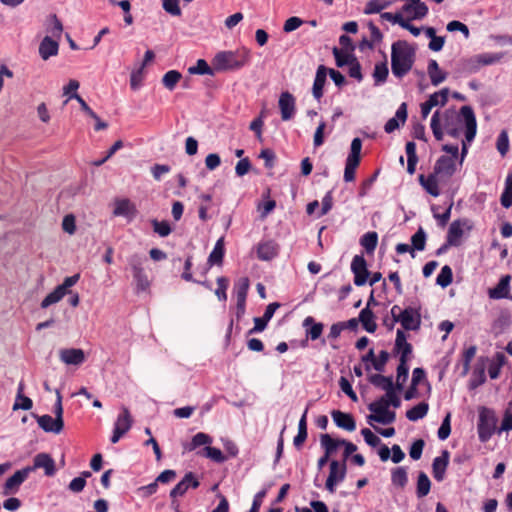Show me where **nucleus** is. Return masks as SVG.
I'll return each mask as SVG.
<instances>
[{
	"mask_svg": "<svg viewBox=\"0 0 512 512\" xmlns=\"http://www.w3.org/2000/svg\"><path fill=\"white\" fill-rule=\"evenodd\" d=\"M362 149V141L360 138H354L351 142L350 153L346 160L360 163V154Z\"/></svg>",
	"mask_w": 512,
	"mask_h": 512,
	"instance_id": "56",
	"label": "nucleus"
},
{
	"mask_svg": "<svg viewBox=\"0 0 512 512\" xmlns=\"http://www.w3.org/2000/svg\"><path fill=\"white\" fill-rule=\"evenodd\" d=\"M416 58V48L406 40H397L391 46V70L401 79L412 69Z\"/></svg>",
	"mask_w": 512,
	"mask_h": 512,
	"instance_id": "2",
	"label": "nucleus"
},
{
	"mask_svg": "<svg viewBox=\"0 0 512 512\" xmlns=\"http://www.w3.org/2000/svg\"><path fill=\"white\" fill-rule=\"evenodd\" d=\"M471 229L472 224L468 219L453 221L449 226L446 237L449 240V244H453L455 247L459 246L465 231H470Z\"/></svg>",
	"mask_w": 512,
	"mask_h": 512,
	"instance_id": "8",
	"label": "nucleus"
},
{
	"mask_svg": "<svg viewBox=\"0 0 512 512\" xmlns=\"http://www.w3.org/2000/svg\"><path fill=\"white\" fill-rule=\"evenodd\" d=\"M476 352H477V347L474 346V345L466 348L463 351V354H462V361H463V372H462V374L463 375H466L469 372L471 361L475 357Z\"/></svg>",
	"mask_w": 512,
	"mask_h": 512,
	"instance_id": "54",
	"label": "nucleus"
},
{
	"mask_svg": "<svg viewBox=\"0 0 512 512\" xmlns=\"http://www.w3.org/2000/svg\"><path fill=\"white\" fill-rule=\"evenodd\" d=\"M390 5L389 0H370L367 2L364 8V14H376L380 13L383 9Z\"/></svg>",
	"mask_w": 512,
	"mask_h": 512,
	"instance_id": "47",
	"label": "nucleus"
},
{
	"mask_svg": "<svg viewBox=\"0 0 512 512\" xmlns=\"http://www.w3.org/2000/svg\"><path fill=\"white\" fill-rule=\"evenodd\" d=\"M132 426V418L129 410L126 407L122 408L121 413L118 415L114 428L122 433H127Z\"/></svg>",
	"mask_w": 512,
	"mask_h": 512,
	"instance_id": "33",
	"label": "nucleus"
},
{
	"mask_svg": "<svg viewBox=\"0 0 512 512\" xmlns=\"http://www.w3.org/2000/svg\"><path fill=\"white\" fill-rule=\"evenodd\" d=\"M31 469V472L36 469H44L46 476H53L56 473L55 461L47 453H39L34 457L33 466H27Z\"/></svg>",
	"mask_w": 512,
	"mask_h": 512,
	"instance_id": "14",
	"label": "nucleus"
},
{
	"mask_svg": "<svg viewBox=\"0 0 512 512\" xmlns=\"http://www.w3.org/2000/svg\"><path fill=\"white\" fill-rule=\"evenodd\" d=\"M333 55L338 67L350 65L356 59L354 52L341 51L337 47L333 48Z\"/></svg>",
	"mask_w": 512,
	"mask_h": 512,
	"instance_id": "41",
	"label": "nucleus"
},
{
	"mask_svg": "<svg viewBox=\"0 0 512 512\" xmlns=\"http://www.w3.org/2000/svg\"><path fill=\"white\" fill-rule=\"evenodd\" d=\"M359 322L368 333H374L377 329L375 317L370 308L365 307L359 313Z\"/></svg>",
	"mask_w": 512,
	"mask_h": 512,
	"instance_id": "29",
	"label": "nucleus"
},
{
	"mask_svg": "<svg viewBox=\"0 0 512 512\" xmlns=\"http://www.w3.org/2000/svg\"><path fill=\"white\" fill-rule=\"evenodd\" d=\"M351 271L354 274V284L363 286L368 282L370 272L367 268V262L363 255H355L351 262Z\"/></svg>",
	"mask_w": 512,
	"mask_h": 512,
	"instance_id": "10",
	"label": "nucleus"
},
{
	"mask_svg": "<svg viewBox=\"0 0 512 512\" xmlns=\"http://www.w3.org/2000/svg\"><path fill=\"white\" fill-rule=\"evenodd\" d=\"M390 312L394 322H399L404 330L415 331L420 328L421 318L415 309L411 307L401 309L400 306L394 305Z\"/></svg>",
	"mask_w": 512,
	"mask_h": 512,
	"instance_id": "5",
	"label": "nucleus"
},
{
	"mask_svg": "<svg viewBox=\"0 0 512 512\" xmlns=\"http://www.w3.org/2000/svg\"><path fill=\"white\" fill-rule=\"evenodd\" d=\"M450 454L443 450L441 456L434 458L432 463V473L435 480L441 482L445 477V472L449 464Z\"/></svg>",
	"mask_w": 512,
	"mask_h": 512,
	"instance_id": "18",
	"label": "nucleus"
},
{
	"mask_svg": "<svg viewBox=\"0 0 512 512\" xmlns=\"http://www.w3.org/2000/svg\"><path fill=\"white\" fill-rule=\"evenodd\" d=\"M419 183L425 189V191L433 197L440 195V189L437 181V174L433 173L428 176L423 174L419 175Z\"/></svg>",
	"mask_w": 512,
	"mask_h": 512,
	"instance_id": "26",
	"label": "nucleus"
},
{
	"mask_svg": "<svg viewBox=\"0 0 512 512\" xmlns=\"http://www.w3.org/2000/svg\"><path fill=\"white\" fill-rule=\"evenodd\" d=\"M427 72L433 86H438L447 78V73L442 71L436 60L431 59L428 63Z\"/></svg>",
	"mask_w": 512,
	"mask_h": 512,
	"instance_id": "27",
	"label": "nucleus"
},
{
	"mask_svg": "<svg viewBox=\"0 0 512 512\" xmlns=\"http://www.w3.org/2000/svg\"><path fill=\"white\" fill-rule=\"evenodd\" d=\"M431 489V481L429 477L424 473L420 472L417 479L416 495L418 498H423L429 494Z\"/></svg>",
	"mask_w": 512,
	"mask_h": 512,
	"instance_id": "39",
	"label": "nucleus"
},
{
	"mask_svg": "<svg viewBox=\"0 0 512 512\" xmlns=\"http://www.w3.org/2000/svg\"><path fill=\"white\" fill-rule=\"evenodd\" d=\"M303 327L306 328L307 338L311 340H317L323 332V324L316 323L314 318L311 316H308L303 320Z\"/></svg>",
	"mask_w": 512,
	"mask_h": 512,
	"instance_id": "30",
	"label": "nucleus"
},
{
	"mask_svg": "<svg viewBox=\"0 0 512 512\" xmlns=\"http://www.w3.org/2000/svg\"><path fill=\"white\" fill-rule=\"evenodd\" d=\"M388 75L389 69L386 61L375 64L372 76L376 86L385 83Z\"/></svg>",
	"mask_w": 512,
	"mask_h": 512,
	"instance_id": "36",
	"label": "nucleus"
},
{
	"mask_svg": "<svg viewBox=\"0 0 512 512\" xmlns=\"http://www.w3.org/2000/svg\"><path fill=\"white\" fill-rule=\"evenodd\" d=\"M249 57L250 52L246 48L235 51H221L212 59V65L216 71L238 70L248 63Z\"/></svg>",
	"mask_w": 512,
	"mask_h": 512,
	"instance_id": "4",
	"label": "nucleus"
},
{
	"mask_svg": "<svg viewBox=\"0 0 512 512\" xmlns=\"http://www.w3.org/2000/svg\"><path fill=\"white\" fill-rule=\"evenodd\" d=\"M331 416L337 427L350 432L356 429V422L351 414L333 410Z\"/></svg>",
	"mask_w": 512,
	"mask_h": 512,
	"instance_id": "19",
	"label": "nucleus"
},
{
	"mask_svg": "<svg viewBox=\"0 0 512 512\" xmlns=\"http://www.w3.org/2000/svg\"><path fill=\"white\" fill-rule=\"evenodd\" d=\"M407 119V105L406 103H402L396 113L395 116L390 118L385 126L384 130L386 133H392L400 127V124H404Z\"/></svg>",
	"mask_w": 512,
	"mask_h": 512,
	"instance_id": "20",
	"label": "nucleus"
},
{
	"mask_svg": "<svg viewBox=\"0 0 512 512\" xmlns=\"http://www.w3.org/2000/svg\"><path fill=\"white\" fill-rule=\"evenodd\" d=\"M441 124L446 132L452 137H458L460 127L464 122L465 139L468 143L472 142L477 132V122L473 109L470 106H463L458 114L455 110H446L440 114Z\"/></svg>",
	"mask_w": 512,
	"mask_h": 512,
	"instance_id": "1",
	"label": "nucleus"
},
{
	"mask_svg": "<svg viewBox=\"0 0 512 512\" xmlns=\"http://www.w3.org/2000/svg\"><path fill=\"white\" fill-rule=\"evenodd\" d=\"M397 390L398 389L394 387L393 389L386 392L385 395L380 398L384 399V401H386L389 407L393 406L394 408H398L401 405V400L397 395Z\"/></svg>",
	"mask_w": 512,
	"mask_h": 512,
	"instance_id": "58",
	"label": "nucleus"
},
{
	"mask_svg": "<svg viewBox=\"0 0 512 512\" xmlns=\"http://www.w3.org/2000/svg\"><path fill=\"white\" fill-rule=\"evenodd\" d=\"M503 58L502 53H483L475 56L470 60L472 64L475 65V68H479L480 66L491 65Z\"/></svg>",
	"mask_w": 512,
	"mask_h": 512,
	"instance_id": "31",
	"label": "nucleus"
},
{
	"mask_svg": "<svg viewBox=\"0 0 512 512\" xmlns=\"http://www.w3.org/2000/svg\"><path fill=\"white\" fill-rule=\"evenodd\" d=\"M455 172L453 157L441 156L435 163L434 173L437 175L452 176Z\"/></svg>",
	"mask_w": 512,
	"mask_h": 512,
	"instance_id": "23",
	"label": "nucleus"
},
{
	"mask_svg": "<svg viewBox=\"0 0 512 512\" xmlns=\"http://www.w3.org/2000/svg\"><path fill=\"white\" fill-rule=\"evenodd\" d=\"M496 419L493 413L486 408H483L479 413V420L477 424L478 436L481 442L488 441L495 430Z\"/></svg>",
	"mask_w": 512,
	"mask_h": 512,
	"instance_id": "7",
	"label": "nucleus"
},
{
	"mask_svg": "<svg viewBox=\"0 0 512 512\" xmlns=\"http://www.w3.org/2000/svg\"><path fill=\"white\" fill-rule=\"evenodd\" d=\"M59 51V43L50 36H45L39 45V55L43 60L56 56Z\"/></svg>",
	"mask_w": 512,
	"mask_h": 512,
	"instance_id": "21",
	"label": "nucleus"
},
{
	"mask_svg": "<svg viewBox=\"0 0 512 512\" xmlns=\"http://www.w3.org/2000/svg\"><path fill=\"white\" fill-rule=\"evenodd\" d=\"M369 382L375 387L385 391V393L396 387L393 383L392 377L383 376L381 374L371 375L369 377Z\"/></svg>",
	"mask_w": 512,
	"mask_h": 512,
	"instance_id": "34",
	"label": "nucleus"
},
{
	"mask_svg": "<svg viewBox=\"0 0 512 512\" xmlns=\"http://www.w3.org/2000/svg\"><path fill=\"white\" fill-rule=\"evenodd\" d=\"M327 77V69L325 66L320 65L317 68L313 87H312V94L316 100H320L323 96V87L326 82Z\"/></svg>",
	"mask_w": 512,
	"mask_h": 512,
	"instance_id": "25",
	"label": "nucleus"
},
{
	"mask_svg": "<svg viewBox=\"0 0 512 512\" xmlns=\"http://www.w3.org/2000/svg\"><path fill=\"white\" fill-rule=\"evenodd\" d=\"M189 74L193 75H213V69L208 65L204 59H199L196 65L188 68Z\"/></svg>",
	"mask_w": 512,
	"mask_h": 512,
	"instance_id": "49",
	"label": "nucleus"
},
{
	"mask_svg": "<svg viewBox=\"0 0 512 512\" xmlns=\"http://www.w3.org/2000/svg\"><path fill=\"white\" fill-rule=\"evenodd\" d=\"M449 89L443 88L437 92L431 94L427 100V102L432 106V108L436 106H444L448 101Z\"/></svg>",
	"mask_w": 512,
	"mask_h": 512,
	"instance_id": "44",
	"label": "nucleus"
},
{
	"mask_svg": "<svg viewBox=\"0 0 512 512\" xmlns=\"http://www.w3.org/2000/svg\"><path fill=\"white\" fill-rule=\"evenodd\" d=\"M430 126H431V130L433 132V135L434 137L440 141L443 139V129H442V124H441V118H440V112L439 111H435L432 115V118H431V123H430Z\"/></svg>",
	"mask_w": 512,
	"mask_h": 512,
	"instance_id": "53",
	"label": "nucleus"
},
{
	"mask_svg": "<svg viewBox=\"0 0 512 512\" xmlns=\"http://www.w3.org/2000/svg\"><path fill=\"white\" fill-rule=\"evenodd\" d=\"M91 473L89 471L83 472V477H75L69 484V489L72 492L79 493L81 492L86 485V477H90Z\"/></svg>",
	"mask_w": 512,
	"mask_h": 512,
	"instance_id": "57",
	"label": "nucleus"
},
{
	"mask_svg": "<svg viewBox=\"0 0 512 512\" xmlns=\"http://www.w3.org/2000/svg\"><path fill=\"white\" fill-rule=\"evenodd\" d=\"M65 293L62 291V288H58V286L49 293L41 302V308H48L50 305L58 303L63 297Z\"/></svg>",
	"mask_w": 512,
	"mask_h": 512,
	"instance_id": "51",
	"label": "nucleus"
},
{
	"mask_svg": "<svg viewBox=\"0 0 512 512\" xmlns=\"http://www.w3.org/2000/svg\"><path fill=\"white\" fill-rule=\"evenodd\" d=\"M30 473L31 469L27 467L16 471L6 480L4 485V493L9 494L11 492L17 491L19 486L28 478Z\"/></svg>",
	"mask_w": 512,
	"mask_h": 512,
	"instance_id": "16",
	"label": "nucleus"
},
{
	"mask_svg": "<svg viewBox=\"0 0 512 512\" xmlns=\"http://www.w3.org/2000/svg\"><path fill=\"white\" fill-rule=\"evenodd\" d=\"M46 31L52 39L59 40L63 32V25L55 14L47 19Z\"/></svg>",
	"mask_w": 512,
	"mask_h": 512,
	"instance_id": "32",
	"label": "nucleus"
},
{
	"mask_svg": "<svg viewBox=\"0 0 512 512\" xmlns=\"http://www.w3.org/2000/svg\"><path fill=\"white\" fill-rule=\"evenodd\" d=\"M391 481L393 485L404 487L407 484L408 476L405 467H396L392 470Z\"/></svg>",
	"mask_w": 512,
	"mask_h": 512,
	"instance_id": "46",
	"label": "nucleus"
},
{
	"mask_svg": "<svg viewBox=\"0 0 512 512\" xmlns=\"http://www.w3.org/2000/svg\"><path fill=\"white\" fill-rule=\"evenodd\" d=\"M249 290V279L242 277L238 279L234 284V293L236 300H246Z\"/></svg>",
	"mask_w": 512,
	"mask_h": 512,
	"instance_id": "45",
	"label": "nucleus"
},
{
	"mask_svg": "<svg viewBox=\"0 0 512 512\" xmlns=\"http://www.w3.org/2000/svg\"><path fill=\"white\" fill-rule=\"evenodd\" d=\"M343 439H334L329 434H322L320 443L326 454L332 455L336 450L342 446Z\"/></svg>",
	"mask_w": 512,
	"mask_h": 512,
	"instance_id": "35",
	"label": "nucleus"
},
{
	"mask_svg": "<svg viewBox=\"0 0 512 512\" xmlns=\"http://www.w3.org/2000/svg\"><path fill=\"white\" fill-rule=\"evenodd\" d=\"M413 251H423L426 245V233L422 227H420L415 234L411 237Z\"/></svg>",
	"mask_w": 512,
	"mask_h": 512,
	"instance_id": "50",
	"label": "nucleus"
},
{
	"mask_svg": "<svg viewBox=\"0 0 512 512\" xmlns=\"http://www.w3.org/2000/svg\"><path fill=\"white\" fill-rule=\"evenodd\" d=\"M279 253V245L273 240L262 241L257 246V257L262 261H270Z\"/></svg>",
	"mask_w": 512,
	"mask_h": 512,
	"instance_id": "17",
	"label": "nucleus"
},
{
	"mask_svg": "<svg viewBox=\"0 0 512 512\" xmlns=\"http://www.w3.org/2000/svg\"><path fill=\"white\" fill-rule=\"evenodd\" d=\"M368 409L372 412V414L367 417L369 424L377 422L387 425L393 423L396 419L395 412L389 410V406L384 399L379 398L378 400L370 403L368 405Z\"/></svg>",
	"mask_w": 512,
	"mask_h": 512,
	"instance_id": "6",
	"label": "nucleus"
},
{
	"mask_svg": "<svg viewBox=\"0 0 512 512\" xmlns=\"http://www.w3.org/2000/svg\"><path fill=\"white\" fill-rule=\"evenodd\" d=\"M408 360L409 359H399V365L397 367V381H396V388L398 391L403 389V385L408 379L409 375V367H408Z\"/></svg>",
	"mask_w": 512,
	"mask_h": 512,
	"instance_id": "40",
	"label": "nucleus"
},
{
	"mask_svg": "<svg viewBox=\"0 0 512 512\" xmlns=\"http://www.w3.org/2000/svg\"><path fill=\"white\" fill-rule=\"evenodd\" d=\"M360 244L368 254H372L378 244V234L374 231L365 233L360 238Z\"/></svg>",
	"mask_w": 512,
	"mask_h": 512,
	"instance_id": "38",
	"label": "nucleus"
},
{
	"mask_svg": "<svg viewBox=\"0 0 512 512\" xmlns=\"http://www.w3.org/2000/svg\"><path fill=\"white\" fill-rule=\"evenodd\" d=\"M452 280V269L448 265L443 266L440 273L437 276L436 283L442 288H445L452 283Z\"/></svg>",
	"mask_w": 512,
	"mask_h": 512,
	"instance_id": "52",
	"label": "nucleus"
},
{
	"mask_svg": "<svg viewBox=\"0 0 512 512\" xmlns=\"http://www.w3.org/2000/svg\"><path fill=\"white\" fill-rule=\"evenodd\" d=\"M329 468L325 486L330 493H334L337 484L342 482L346 476V465L345 463H339L337 460H332Z\"/></svg>",
	"mask_w": 512,
	"mask_h": 512,
	"instance_id": "9",
	"label": "nucleus"
},
{
	"mask_svg": "<svg viewBox=\"0 0 512 512\" xmlns=\"http://www.w3.org/2000/svg\"><path fill=\"white\" fill-rule=\"evenodd\" d=\"M163 9L172 16H180L179 0H162Z\"/></svg>",
	"mask_w": 512,
	"mask_h": 512,
	"instance_id": "59",
	"label": "nucleus"
},
{
	"mask_svg": "<svg viewBox=\"0 0 512 512\" xmlns=\"http://www.w3.org/2000/svg\"><path fill=\"white\" fill-rule=\"evenodd\" d=\"M509 281L510 277L505 276L500 279L498 284L489 290V297L491 299H504L509 296Z\"/></svg>",
	"mask_w": 512,
	"mask_h": 512,
	"instance_id": "28",
	"label": "nucleus"
},
{
	"mask_svg": "<svg viewBox=\"0 0 512 512\" xmlns=\"http://www.w3.org/2000/svg\"><path fill=\"white\" fill-rule=\"evenodd\" d=\"M212 442L213 438L210 435L198 432L189 443L184 445V451H196V454L200 457L208 458L216 463H223L226 457L219 448L210 446Z\"/></svg>",
	"mask_w": 512,
	"mask_h": 512,
	"instance_id": "3",
	"label": "nucleus"
},
{
	"mask_svg": "<svg viewBox=\"0 0 512 512\" xmlns=\"http://www.w3.org/2000/svg\"><path fill=\"white\" fill-rule=\"evenodd\" d=\"M22 389H23V386H22V384H20L19 389H18V396H17L16 402L13 405V410H18V409L30 410L33 406V402L29 397L21 395Z\"/></svg>",
	"mask_w": 512,
	"mask_h": 512,
	"instance_id": "55",
	"label": "nucleus"
},
{
	"mask_svg": "<svg viewBox=\"0 0 512 512\" xmlns=\"http://www.w3.org/2000/svg\"><path fill=\"white\" fill-rule=\"evenodd\" d=\"M154 232H156L161 237H166L171 233V227L167 221H152Z\"/></svg>",
	"mask_w": 512,
	"mask_h": 512,
	"instance_id": "60",
	"label": "nucleus"
},
{
	"mask_svg": "<svg viewBox=\"0 0 512 512\" xmlns=\"http://www.w3.org/2000/svg\"><path fill=\"white\" fill-rule=\"evenodd\" d=\"M224 256V238L221 237L215 243L213 250L211 251L208 262L211 265L221 264Z\"/></svg>",
	"mask_w": 512,
	"mask_h": 512,
	"instance_id": "42",
	"label": "nucleus"
},
{
	"mask_svg": "<svg viewBox=\"0 0 512 512\" xmlns=\"http://www.w3.org/2000/svg\"><path fill=\"white\" fill-rule=\"evenodd\" d=\"M143 261H144L143 257L136 255V254L132 255L128 259V263L132 269L133 275L144 272Z\"/></svg>",
	"mask_w": 512,
	"mask_h": 512,
	"instance_id": "63",
	"label": "nucleus"
},
{
	"mask_svg": "<svg viewBox=\"0 0 512 512\" xmlns=\"http://www.w3.org/2000/svg\"><path fill=\"white\" fill-rule=\"evenodd\" d=\"M200 485L199 480L193 472H188L182 480L170 491V497L176 498L183 496L190 488L196 489Z\"/></svg>",
	"mask_w": 512,
	"mask_h": 512,
	"instance_id": "13",
	"label": "nucleus"
},
{
	"mask_svg": "<svg viewBox=\"0 0 512 512\" xmlns=\"http://www.w3.org/2000/svg\"><path fill=\"white\" fill-rule=\"evenodd\" d=\"M428 410H429L428 403L421 402V403L415 405L414 407H412L411 409H409L406 412V417L410 421H414L415 422V421H418V420L424 418L427 415Z\"/></svg>",
	"mask_w": 512,
	"mask_h": 512,
	"instance_id": "37",
	"label": "nucleus"
},
{
	"mask_svg": "<svg viewBox=\"0 0 512 512\" xmlns=\"http://www.w3.org/2000/svg\"><path fill=\"white\" fill-rule=\"evenodd\" d=\"M278 106L283 121L291 120L296 113L295 97L288 91L282 92L279 96Z\"/></svg>",
	"mask_w": 512,
	"mask_h": 512,
	"instance_id": "11",
	"label": "nucleus"
},
{
	"mask_svg": "<svg viewBox=\"0 0 512 512\" xmlns=\"http://www.w3.org/2000/svg\"><path fill=\"white\" fill-rule=\"evenodd\" d=\"M113 215L124 217L130 222L136 217L137 209L129 199L120 198L114 201Z\"/></svg>",
	"mask_w": 512,
	"mask_h": 512,
	"instance_id": "12",
	"label": "nucleus"
},
{
	"mask_svg": "<svg viewBox=\"0 0 512 512\" xmlns=\"http://www.w3.org/2000/svg\"><path fill=\"white\" fill-rule=\"evenodd\" d=\"M182 78V75L177 70H169L166 72L162 78V83L168 90H174L177 83Z\"/></svg>",
	"mask_w": 512,
	"mask_h": 512,
	"instance_id": "48",
	"label": "nucleus"
},
{
	"mask_svg": "<svg viewBox=\"0 0 512 512\" xmlns=\"http://www.w3.org/2000/svg\"><path fill=\"white\" fill-rule=\"evenodd\" d=\"M424 445L425 443L422 439H418L412 443L409 455L413 460H419L421 458Z\"/></svg>",
	"mask_w": 512,
	"mask_h": 512,
	"instance_id": "64",
	"label": "nucleus"
},
{
	"mask_svg": "<svg viewBox=\"0 0 512 512\" xmlns=\"http://www.w3.org/2000/svg\"><path fill=\"white\" fill-rule=\"evenodd\" d=\"M501 205L505 208L512 206V173H509L505 180V188L500 198Z\"/></svg>",
	"mask_w": 512,
	"mask_h": 512,
	"instance_id": "43",
	"label": "nucleus"
},
{
	"mask_svg": "<svg viewBox=\"0 0 512 512\" xmlns=\"http://www.w3.org/2000/svg\"><path fill=\"white\" fill-rule=\"evenodd\" d=\"M339 386L341 390L354 402L358 400L356 393L354 392L351 383L345 377H341L339 380Z\"/></svg>",
	"mask_w": 512,
	"mask_h": 512,
	"instance_id": "61",
	"label": "nucleus"
},
{
	"mask_svg": "<svg viewBox=\"0 0 512 512\" xmlns=\"http://www.w3.org/2000/svg\"><path fill=\"white\" fill-rule=\"evenodd\" d=\"M36 419L39 427L45 432L59 434L63 430L64 423H57L56 419L48 414L36 416Z\"/></svg>",
	"mask_w": 512,
	"mask_h": 512,
	"instance_id": "24",
	"label": "nucleus"
},
{
	"mask_svg": "<svg viewBox=\"0 0 512 512\" xmlns=\"http://www.w3.org/2000/svg\"><path fill=\"white\" fill-rule=\"evenodd\" d=\"M394 350L400 354L399 359H409L412 353V346L407 342L406 335L401 329H398L396 332Z\"/></svg>",
	"mask_w": 512,
	"mask_h": 512,
	"instance_id": "22",
	"label": "nucleus"
},
{
	"mask_svg": "<svg viewBox=\"0 0 512 512\" xmlns=\"http://www.w3.org/2000/svg\"><path fill=\"white\" fill-rule=\"evenodd\" d=\"M60 360L66 365L79 366L84 363L86 357L82 349L64 348L59 351Z\"/></svg>",
	"mask_w": 512,
	"mask_h": 512,
	"instance_id": "15",
	"label": "nucleus"
},
{
	"mask_svg": "<svg viewBox=\"0 0 512 512\" xmlns=\"http://www.w3.org/2000/svg\"><path fill=\"white\" fill-rule=\"evenodd\" d=\"M407 14L409 15L408 19H422L428 14V7L426 4H414L412 11Z\"/></svg>",
	"mask_w": 512,
	"mask_h": 512,
	"instance_id": "62",
	"label": "nucleus"
}]
</instances>
